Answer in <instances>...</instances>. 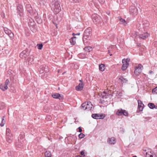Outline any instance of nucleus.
<instances>
[{
  "instance_id": "17",
  "label": "nucleus",
  "mask_w": 157,
  "mask_h": 157,
  "mask_svg": "<svg viewBox=\"0 0 157 157\" xmlns=\"http://www.w3.org/2000/svg\"><path fill=\"white\" fill-rule=\"evenodd\" d=\"M27 52L26 51H23L20 54V57L22 58L26 57L27 56Z\"/></svg>"
},
{
  "instance_id": "56",
  "label": "nucleus",
  "mask_w": 157,
  "mask_h": 157,
  "mask_svg": "<svg viewBox=\"0 0 157 157\" xmlns=\"http://www.w3.org/2000/svg\"><path fill=\"white\" fill-rule=\"evenodd\" d=\"M132 157H137L136 156H133Z\"/></svg>"
},
{
  "instance_id": "55",
  "label": "nucleus",
  "mask_w": 157,
  "mask_h": 157,
  "mask_svg": "<svg viewBox=\"0 0 157 157\" xmlns=\"http://www.w3.org/2000/svg\"><path fill=\"white\" fill-rule=\"evenodd\" d=\"M75 34H74V33H73L72 34V35H75Z\"/></svg>"
},
{
  "instance_id": "10",
  "label": "nucleus",
  "mask_w": 157,
  "mask_h": 157,
  "mask_svg": "<svg viewBox=\"0 0 157 157\" xmlns=\"http://www.w3.org/2000/svg\"><path fill=\"white\" fill-rule=\"evenodd\" d=\"M79 81L80 82L78 85L76 87V89L77 90L80 91L82 90L84 84L83 83L82 81L81 80H80Z\"/></svg>"
},
{
  "instance_id": "8",
  "label": "nucleus",
  "mask_w": 157,
  "mask_h": 157,
  "mask_svg": "<svg viewBox=\"0 0 157 157\" xmlns=\"http://www.w3.org/2000/svg\"><path fill=\"white\" fill-rule=\"evenodd\" d=\"M92 117L95 119H99L104 118L105 116L104 115H101L100 114H93L92 115Z\"/></svg>"
},
{
  "instance_id": "45",
  "label": "nucleus",
  "mask_w": 157,
  "mask_h": 157,
  "mask_svg": "<svg viewBox=\"0 0 157 157\" xmlns=\"http://www.w3.org/2000/svg\"><path fill=\"white\" fill-rule=\"evenodd\" d=\"M98 1L101 4H103L105 2V0H98Z\"/></svg>"
},
{
  "instance_id": "39",
  "label": "nucleus",
  "mask_w": 157,
  "mask_h": 157,
  "mask_svg": "<svg viewBox=\"0 0 157 157\" xmlns=\"http://www.w3.org/2000/svg\"><path fill=\"white\" fill-rule=\"evenodd\" d=\"M36 21L38 24H41L42 22V20L40 18L36 19Z\"/></svg>"
},
{
  "instance_id": "53",
  "label": "nucleus",
  "mask_w": 157,
  "mask_h": 157,
  "mask_svg": "<svg viewBox=\"0 0 157 157\" xmlns=\"http://www.w3.org/2000/svg\"><path fill=\"white\" fill-rule=\"evenodd\" d=\"M59 71H60V70H58V72L59 73Z\"/></svg>"
},
{
  "instance_id": "37",
  "label": "nucleus",
  "mask_w": 157,
  "mask_h": 157,
  "mask_svg": "<svg viewBox=\"0 0 157 157\" xmlns=\"http://www.w3.org/2000/svg\"><path fill=\"white\" fill-rule=\"evenodd\" d=\"M91 33H84L83 34V36H85V37L87 36L88 37L89 36H90L91 37Z\"/></svg>"
},
{
  "instance_id": "25",
  "label": "nucleus",
  "mask_w": 157,
  "mask_h": 157,
  "mask_svg": "<svg viewBox=\"0 0 157 157\" xmlns=\"http://www.w3.org/2000/svg\"><path fill=\"white\" fill-rule=\"evenodd\" d=\"M99 70L101 71H103L105 68V66L103 64H99Z\"/></svg>"
},
{
  "instance_id": "33",
  "label": "nucleus",
  "mask_w": 157,
  "mask_h": 157,
  "mask_svg": "<svg viewBox=\"0 0 157 157\" xmlns=\"http://www.w3.org/2000/svg\"><path fill=\"white\" fill-rule=\"evenodd\" d=\"M5 123V121L4 120V117H3L2 118V120L1 123H0V125L2 127L3 126Z\"/></svg>"
},
{
  "instance_id": "38",
  "label": "nucleus",
  "mask_w": 157,
  "mask_h": 157,
  "mask_svg": "<svg viewBox=\"0 0 157 157\" xmlns=\"http://www.w3.org/2000/svg\"><path fill=\"white\" fill-rule=\"evenodd\" d=\"M123 115L125 116H127L128 115V112L125 110H123Z\"/></svg>"
},
{
  "instance_id": "21",
  "label": "nucleus",
  "mask_w": 157,
  "mask_h": 157,
  "mask_svg": "<svg viewBox=\"0 0 157 157\" xmlns=\"http://www.w3.org/2000/svg\"><path fill=\"white\" fill-rule=\"evenodd\" d=\"M52 96L54 98H59V97H61L60 94L57 93L52 94Z\"/></svg>"
},
{
  "instance_id": "20",
  "label": "nucleus",
  "mask_w": 157,
  "mask_h": 157,
  "mask_svg": "<svg viewBox=\"0 0 157 157\" xmlns=\"http://www.w3.org/2000/svg\"><path fill=\"white\" fill-rule=\"evenodd\" d=\"M118 19L120 21V23L121 24H123L124 25H125L127 24L126 21L124 19L121 18V17H118Z\"/></svg>"
},
{
  "instance_id": "19",
  "label": "nucleus",
  "mask_w": 157,
  "mask_h": 157,
  "mask_svg": "<svg viewBox=\"0 0 157 157\" xmlns=\"http://www.w3.org/2000/svg\"><path fill=\"white\" fill-rule=\"evenodd\" d=\"M115 48V45H112L110 47L108 48V53L109 54L110 56H112V54H109L110 51L113 52L114 51V49Z\"/></svg>"
},
{
  "instance_id": "46",
  "label": "nucleus",
  "mask_w": 157,
  "mask_h": 157,
  "mask_svg": "<svg viewBox=\"0 0 157 157\" xmlns=\"http://www.w3.org/2000/svg\"><path fill=\"white\" fill-rule=\"evenodd\" d=\"M81 0H73V1L74 3L79 2Z\"/></svg>"
},
{
  "instance_id": "32",
  "label": "nucleus",
  "mask_w": 157,
  "mask_h": 157,
  "mask_svg": "<svg viewBox=\"0 0 157 157\" xmlns=\"http://www.w3.org/2000/svg\"><path fill=\"white\" fill-rule=\"evenodd\" d=\"M51 154L48 151H46L45 153V157H51Z\"/></svg>"
},
{
  "instance_id": "30",
  "label": "nucleus",
  "mask_w": 157,
  "mask_h": 157,
  "mask_svg": "<svg viewBox=\"0 0 157 157\" xmlns=\"http://www.w3.org/2000/svg\"><path fill=\"white\" fill-rule=\"evenodd\" d=\"M84 49L85 51L90 52L92 51V48L91 47L88 46L85 47Z\"/></svg>"
},
{
  "instance_id": "9",
  "label": "nucleus",
  "mask_w": 157,
  "mask_h": 157,
  "mask_svg": "<svg viewBox=\"0 0 157 157\" xmlns=\"http://www.w3.org/2000/svg\"><path fill=\"white\" fill-rule=\"evenodd\" d=\"M26 8L27 11L31 14H32L33 12H34V13L35 14H37V13H36L35 10H33L31 7V6L30 4H28L26 5Z\"/></svg>"
},
{
  "instance_id": "2",
  "label": "nucleus",
  "mask_w": 157,
  "mask_h": 157,
  "mask_svg": "<svg viewBox=\"0 0 157 157\" xmlns=\"http://www.w3.org/2000/svg\"><path fill=\"white\" fill-rule=\"evenodd\" d=\"M6 138L8 142L11 143L12 142L13 139L12 135L11 133L10 130L8 128L6 129Z\"/></svg>"
},
{
  "instance_id": "35",
  "label": "nucleus",
  "mask_w": 157,
  "mask_h": 157,
  "mask_svg": "<svg viewBox=\"0 0 157 157\" xmlns=\"http://www.w3.org/2000/svg\"><path fill=\"white\" fill-rule=\"evenodd\" d=\"M85 136V135L84 134H83L82 133H80L79 135H78V137L80 139H82L83 138H84Z\"/></svg>"
},
{
  "instance_id": "52",
  "label": "nucleus",
  "mask_w": 157,
  "mask_h": 157,
  "mask_svg": "<svg viewBox=\"0 0 157 157\" xmlns=\"http://www.w3.org/2000/svg\"><path fill=\"white\" fill-rule=\"evenodd\" d=\"M80 34V33H77L76 34H75V35H79Z\"/></svg>"
},
{
  "instance_id": "44",
  "label": "nucleus",
  "mask_w": 157,
  "mask_h": 157,
  "mask_svg": "<svg viewBox=\"0 0 157 157\" xmlns=\"http://www.w3.org/2000/svg\"><path fill=\"white\" fill-rule=\"evenodd\" d=\"M152 92H155L157 94V87H156L155 88H154L152 90Z\"/></svg>"
},
{
  "instance_id": "27",
  "label": "nucleus",
  "mask_w": 157,
  "mask_h": 157,
  "mask_svg": "<svg viewBox=\"0 0 157 157\" xmlns=\"http://www.w3.org/2000/svg\"><path fill=\"white\" fill-rule=\"evenodd\" d=\"M109 143L111 144H114L115 143V140L114 137H112L110 138H109Z\"/></svg>"
},
{
  "instance_id": "47",
  "label": "nucleus",
  "mask_w": 157,
  "mask_h": 157,
  "mask_svg": "<svg viewBox=\"0 0 157 157\" xmlns=\"http://www.w3.org/2000/svg\"><path fill=\"white\" fill-rule=\"evenodd\" d=\"M78 129L79 132H81L82 131V129L81 127H79L78 128Z\"/></svg>"
},
{
  "instance_id": "57",
  "label": "nucleus",
  "mask_w": 157,
  "mask_h": 157,
  "mask_svg": "<svg viewBox=\"0 0 157 157\" xmlns=\"http://www.w3.org/2000/svg\"><path fill=\"white\" fill-rule=\"evenodd\" d=\"M2 104H3V105L4 106V104L3 103Z\"/></svg>"
},
{
  "instance_id": "15",
  "label": "nucleus",
  "mask_w": 157,
  "mask_h": 157,
  "mask_svg": "<svg viewBox=\"0 0 157 157\" xmlns=\"http://www.w3.org/2000/svg\"><path fill=\"white\" fill-rule=\"evenodd\" d=\"M110 95V94L107 92V91H104L102 93V94H101L100 96L101 97L103 98H106L108 96Z\"/></svg>"
},
{
  "instance_id": "36",
  "label": "nucleus",
  "mask_w": 157,
  "mask_h": 157,
  "mask_svg": "<svg viewBox=\"0 0 157 157\" xmlns=\"http://www.w3.org/2000/svg\"><path fill=\"white\" fill-rule=\"evenodd\" d=\"M8 35L9 36L11 39H13L14 35L13 33H12L11 32V33H10V34H9Z\"/></svg>"
},
{
  "instance_id": "43",
  "label": "nucleus",
  "mask_w": 157,
  "mask_h": 157,
  "mask_svg": "<svg viewBox=\"0 0 157 157\" xmlns=\"http://www.w3.org/2000/svg\"><path fill=\"white\" fill-rule=\"evenodd\" d=\"M10 83V82L8 79H7L6 81H5V85L7 86V85L9 84Z\"/></svg>"
},
{
  "instance_id": "13",
  "label": "nucleus",
  "mask_w": 157,
  "mask_h": 157,
  "mask_svg": "<svg viewBox=\"0 0 157 157\" xmlns=\"http://www.w3.org/2000/svg\"><path fill=\"white\" fill-rule=\"evenodd\" d=\"M86 109V110L89 111L92 110V105L90 102H87Z\"/></svg>"
},
{
  "instance_id": "5",
  "label": "nucleus",
  "mask_w": 157,
  "mask_h": 157,
  "mask_svg": "<svg viewBox=\"0 0 157 157\" xmlns=\"http://www.w3.org/2000/svg\"><path fill=\"white\" fill-rule=\"evenodd\" d=\"M143 68V66L141 64H139L138 67H135V73L138 75L141 72Z\"/></svg>"
},
{
  "instance_id": "14",
  "label": "nucleus",
  "mask_w": 157,
  "mask_h": 157,
  "mask_svg": "<svg viewBox=\"0 0 157 157\" xmlns=\"http://www.w3.org/2000/svg\"><path fill=\"white\" fill-rule=\"evenodd\" d=\"M149 35V34L147 33H145L143 34H140L139 36L140 38L143 39H144L147 37Z\"/></svg>"
},
{
  "instance_id": "12",
  "label": "nucleus",
  "mask_w": 157,
  "mask_h": 157,
  "mask_svg": "<svg viewBox=\"0 0 157 157\" xmlns=\"http://www.w3.org/2000/svg\"><path fill=\"white\" fill-rule=\"evenodd\" d=\"M138 108L139 109L140 111H142L144 108V105L143 104L142 101L140 100H138Z\"/></svg>"
},
{
  "instance_id": "49",
  "label": "nucleus",
  "mask_w": 157,
  "mask_h": 157,
  "mask_svg": "<svg viewBox=\"0 0 157 157\" xmlns=\"http://www.w3.org/2000/svg\"><path fill=\"white\" fill-rule=\"evenodd\" d=\"M130 0L132 2V3H135L136 1V0Z\"/></svg>"
},
{
  "instance_id": "50",
  "label": "nucleus",
  "mask_w": 157,
  "mask_h": 157,
  "mask_svg": "<svg viewBox=\"0 0 157 157\" xmlns=\"http://www.w3.org/2000/svg\"><path fill=\"white\" fill-rule=\"evenodd\" d=\"M43 72V70H40V72L41 73H42Z\"/></svg>"
},
{
  "instance_id": "51",
  "label": "nucleus",
  "mask_w": 157,
  "mask_h": 157,
  "mask_svg": "<svg viewBox=\"0 0 157 157\" xmlns=\"http://www.w3.org/2000/svg\"><path fill=\"white\" fill-rule=\"evenodd\" d=\"M153 72L151 71H149V73L150 74H151Z\"/></svg>"
},
{
  "instance_id": "34",
  "label": "nucleus",
  "mask_w": 157,
  "mask_h": 157,
  "mask_svg": "<svg viewBox=\"0 0 157 157\" xmlns=\"http://www.w3.org/2000/svg\"><path fill=\"white\" fill-rule=\"evenodd\" d=\"M4 30L6 33L8 35L10 34V33H11V31L7 28H4Z\"/></svg>"
},
{
  "instance_id": "11",
  "label": "nucleus",
  "mask_w": 157,
  "mask_h": 157,
  "mask_svg": "<svg viewBox=\"0 0 157 157\" xmlns=\"http://www.w3.org/2000/svg\"><path fill=\"white\" fill-rule=\"evenodd\" d=\"M28 25L29 27L31 28H33L35 26V22L33 20L32 18H30L29 20V21L28 23Z\"/></svg>"
},
{
  "instance_id": "28",
  "label": "nucleus",
  "mask_w": 157,
  "mask_h": 157,
  "mask_svg": "<svg viewBox=\"0 0 157 157\" xmlns=\"http://www.w3.org/2000/svg\"><path fill=\"white\" fill-rule=\"evenodd\" d=\"M123 110L122 109H119L116 112V114L118 116H121L123 115Z\"/></svg>"
},
{
  "instance_id": "31",
  "label": "nucleus",
  "mask_w": 157,
  "mask_h": 157,
  "mask_svg": "<svg viewBox=\"0 0 157 157\" xmlns=\"http://www.w3.org/2000/svg\"><path fill=\"white\" fill-rule=\"evenodd\" d=\"M92 29L91 28L89 27L87 29H86L84 33H92Z\"/></svg>"
},
{
  "instance_id": "1",
  "label": "nucleus",
  "mask_w": 157,
  "mask_h": 157,
  "mask_svg": "<svg viewBox=\"0 0 157 157\" xmlns=\"http://www.w3.org/2000/svg\"><path fill=\"white\" fill-rule=\"evenodd\" d=\"M51 7L53 9L54 12L56 14L59 13L61 10V8L58 1H53L52 2Z\"/></svg>"
},
{
  "instance_id": "18",
  "label": "nucleus",
  "mask_w": 157,
  "mask_h": 157,
  "mask_svg": "<svg viewBox=\"0 0 157 157\" xmlns=\"http://www.w3.org/2000/svg\"><path fill=\"white\" fill-rule=\"evenodd\" d=\"M76 37L75 36L73 37L70 39V42L72 45H74L76 43Z\"/></svg>"
},
{
  "instance_id": "4",
  "label": "nucleus",
  "mask_w": 157,
  "mask_h": 157,
  "mask_svg": "<svg viewBox=\"0 0 157 157\" xmlns=\"http://www.w3.org/2000/svg\"><path fill=\"white\" fill-rule=\"evenodd\" d=\"M129 12L131 14L133 15H135L137 14L138 10L135 6H132L130 7Z\"/></svg>"
},
{
  "instance_id": "3",
  "label": "nucleus",
  "mask_w": 157,
  "mask_h": 157,
  "mask_svg": "<svg viewBox=\"0 0 157 157\" xmlns=\"http://www.w3.org/2000/svg\"><path fill=\"white\" fill-rule=\"evenodd\" d=\"M130 59L129 58L124 59L122 60L123 65L121 69L123 71H124L126 69L128 66L129 65Z\"/></svg>"
},
{
  "instance_id": "22",
  "label": "nucleus",
  "mask_w": 157,
  "mask_h": 157,
  "mask_svg": "<svg viewBox=\"0 0 157 157\" xmlns=\"http://www.w3.org/2000/svg\"><path fill=\"white\" fill-rule=\"evenodd\" d=\"M8 88L7 86L5 85V84H2L0 85V89L3 91H5Z\"/></svg>"
},
{
  "instance_id": "26",
  "label": "nucleus",
  "mask_w": 157,
  "mask_h": 157,
  "mask_svg": "<svg viewBox=\"0 0 157 157\" xmlns=\"http://www.w3.org/2000/svg\"><path fill=\"white\" fill-rule=\"evenodd\" d=\"M119 80H120V81L121 82H122V83H125L128 81V80L127 79H126L125 78H124L123 77H121L119 78Z\"/></svg>"
},
{
  "instance_id": "48",
  "label": "nucleus",
  "mask_w": 157,
  "mask_h": 157,
  "mask_svg": "<svg viewBox=\"0 0 157 157\" xmlns=\"http://www.w3.org/2000/svg\"><path fill=\"white\" fill-rule=\"evenodd\" d=\"M84 151H82L81 152V154L82 155H84Z\"/></svg>"
},
{
  "instance_id": "42",
  "label": "nucleus",
  "mask_w": 157,
  "mask_h": 157,
  "mask_svg": "<svg viewBox=\"0 0 157 157\" xmlns=\"http://www.w3.org/2000/svg\"><path fill=\"white\" fill-rule=\"evenodd\" d=\"M34 60V59L33 57H32V58L31 57H29L28 59V62H30V63L32 62Z\"/></svg>"
},
{
  "instance_id": "6",
  "label": "nucleus",
  "mask_w": 157,
  "mask_h": 157,
  "mask_svg": "<svg viewBox=\"0 0 157 157\" xmlns=\"http://www.w3.org/2000/svg\"><path fill=\"white\" fill-rule=\"evenodd\" d=\"M91 38V37L90 36L85 37V36H83V41L84 44L85 45H87L89 44L90 43Z\"/></svg>"
},
{
  "instance_id": "7",
  "label": "nucleus",
  "mask_w": 157,
  "mask_h": 157,
  "mask_svg": "<svg viewBox=\"0 0 157 157\" xmlns=\"http://www.w3.org/2000/svg\"><path fill=\"white\" fill-rule=\"evenodd\" d=\"M92 19L93 21L95 22H100L101 20V17L96 14H94L92 15Z\"/></svg>"
},
{
  "instance_id": "29",
  "label": "nucleus",
  "mask_w": 157,
  "mask_h": 157,
  "mask_svg": "<svg viewBox=\"0 0 157 157\" xmlns=\"http://www.w3.org/2000/svg\"><path fill=\"white\" fill-rule=\"evenodd\" d=\"M86 103H87V102H84V103H82L81 106V108L82 109H83V110H86Z\"/></svg>"
},
{
  "instance_id": "40",
  "label": "nucleus",
  "mask_w": 157,
  "mask_h": 157,
  "mask_svg": "<svg viewBox=\"0 0 157 157\" xmlns=\"http://www.w3.org/2000/svg\"><path fill=\"white\" fill-rule=\"evenodd\" d=\"M38 48V49L40 50L43 47V45L42 44H37Z\"/></svg>"
},
{
  "instance_id": "24",
  "label": "nucleus",
  "mask_w": 157,
  "mask_h": 157,
  "mask_svg": "<svg viewBox=\"0 0 157 157\" xmlns=\"http://www.w3.org/2000/svg\"><path fill=\"white\" fill-rule=\"evenodd\" d=\"M148 106L151 109H153L154 108H157V106H155V105L153 103H150L148 104Z\"/></svg>"
},
{
  "instance_id": "41",
  "label": "nucleus",
  "mask_w": 157,
  "mask_h": 157,
  "mask_svg": "<svg viewBox=\"0 0 157 157\" xmlns=\"http://www.w3.org/2000/svg\"><path fill=\"white\" fill-rule=\"evenodd\" d=\"M38 1L40 4H44L45 2L44 0H38Z\"/></svg>"
},
{
  "instance_id": "16",
  "label": "nucleus",
  "mask_w": 157,
  "mask_h": 157,
  "mask_svg": "<svg viewBox=\"0 0 157 157\" xmlns=\"http://www.w3.org/2000/svg\"><path fill=\"white\" fill-rule=\"evenodd\" d=\"M17 10L20 15H21V13H22L23 11L22 6L21 5H19L17 6Z\"/></svg>"
},
{
  "instance_id": "54",
  "label": "nucleus",
  "mask_w": 157,
  "mask_h": 157,
  "mask_svg": "<svg viewBox=\"0 0 157 157\" xmlns=\"http://www.w3.org/2000/svg\"><path fill=\"white\" fill-rule=\"evenodd\" d=\"M17 146L18 147H20L18 145V144L17 145Z\"/></svg>"
},
{
  "instance_id": "23",
  "label": "nucleus",
  "mask_w": 157,
  "mask_h": 157,
  "mask_svg": "<svg viewBox=\"0 0 157 157\" xmlns=\"http://www.w3.org/2000/svg\"><path fill=\"white\" fill-rule=\"evenodd\" d=\"M146 157H153V154L151 151H148L146 152L145 155Z\"/></svg>"
}]
</instances>
